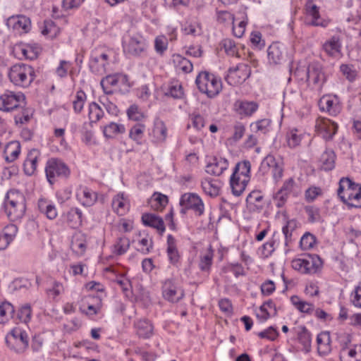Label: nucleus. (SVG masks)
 Listing matches in <instances>:
<instances>
[{"label": "nucleus", "instance_id": "1", "mask_svg": "<svg viewBox=\"0 0 361 361\" xmlns=\"http://www.w3.org/2000/svg\"><path fill=\"white\" fill-rule=\"evenodd\" d=\"M338 197L350 207H361V185L348 178H342L337 191Z\"/></svg>", "mask_w": 361, "mask_h": 361}, {"label": "nucleus", "instance_id": "2", "mask_svg": "<svg viewBox=\"0 0 361 361\" xmlns=\"http://www.w3.org/2000/svg\"><path fill=\"white\" fill-rule=\"evenodd\" d=\"M250 167L249 161H243L235 165L230 179L231 188L234 195L240 196L245 190L250 180Z\"/></svg>", "mask_w": 361, "mask_h": 361}, {"label": "nucleus", "instance_id": "3", "mask_svg": "<svg viewBox=\"0 0 361 361\" xmlns=\"http://www.w3.org/2000/svg\"><path fill=\"white\" fill-rule=\"evenodd\" d=\"M195 83L199 90L212 98L219 94L222 89L221 80L207 71L201 72L196 78Z\"/></svg>", "mask_w": 361, "mask_h": 361}, {"label": "nucleus", "instance_id": "4", "mask_svg": "<svg viewBox=\"0 0 361 361\" xmlns=\"http://www.w3.org/2000/svg\"><path fill=\"white\" fill-rule=\"evenodd\" d=\"M326 80V75L322 65L317 61L310 63L307 68V85L312 89L321 92Z\"/></svg>", "mask_w": 361, "mask_h": 361}, {"label": "nucleus", "instance_id": "5", "mask_svg": "<svg viewBox=\"0 0 361 361\" xmlns=\"http://www.w3.org/2000/svg\"><path fill=\"white\" fill-rule=\"evenodd\" d=\"M45 172L49 183L53 184L57 177H68L70 169L61 159L51 158L47 162Z\"/></svg>", "mask_w": 361, "mask_h": 361}, {"label": "nucleus", "instance_id": "6", "mask_svg": "<svg viewBox=\"0 0 361 361\" xmlns=\"http://www.w3.org/2000/svg\"><path fill=\"white\" fill-rule=\"evenodd\" d=\"M341 361H361V344H351L349 335L340 341Z\"/></svg>", "mask_w": 361, "mask_h": 361}, {"label": "nucleus", "instance_id": "7", "mask_svg": "<svg viewBox=\"0 0 361 361\" xmlns=\"http://www.w3.org/2000/svg\"><path fill=\"white\" fill-rule=\"evenodd\" d=\"M250 74V66L246 63H240L235 68L229 69L226 80L229 84L238 85L245 82Z\"/></svg>", "mask_w": 361, "mask_h": 361}, {"label": "nucleus", "instance_id": "8", "mask_svg": "<svg viewBox=\"0 0 361 361\" xmlns=\"http://www.w3.org/2000/svg\"><path fill=\"white\" fill-rule=\"evenodd\" d=\"M180 205L182 207L181 212L192 209L196 214L200 216L204 212V204L199 196L194 193H185L181 196Z\"/></svg>", "mask_w": 361, "mask_h": 361}, {"label": "nucleus", "instance_id": "9", "mask_svg": "<svg viewBox=\"0 0 361 361\" xmlns=\"http://www.w3.org/2000/svg\"><path fill=\"white\" fill-rule=\"evenodd\" d=\"M316 131L326 140H330L336 133L338 126L336 123L326 118H319L316 121Z\"/></svg>", "mask_w": 361, "mask_h": 361}, {"label": "nucleus", "instance_id": "10", "mask_svg": "<svg viewBox=\"0 0 361 361\" xmlns=\"http://www.w3.org/2000/svg\"><path fill=\"white\" fill-rule=\"evenodd\" d=\"M319 106L321 111L333 116H337L341 111V105L336 96H323L319 101Z\"/></svg>", "mask_w": 361, "mask_h": 361}, {"label": "nucleus", "instance_id": "11", "mask_svg": "<svg viewBox=\"0 0 361 361\" xmlns=\"http://www.w3.org/2000/svg\"><path fill=\"white\" fill-rule=\"evenodd\" d=\"M162 294L166 300L171 302H177L184 296L183 290L170 279L164 281L162 286Z\"/></svg>", "mask_w": 361, "mask_h": 361}, {"label": "nucleus", "instance_id": "12", "mask_svg": "<svg viewBox=\"0 0 361 361\" xmlns=\"http://www.w3.org/2000/svg\"><path fill=\"white\" fill-rule=\"evenodd\" d=\"M20 193L15 190H11L6 194L4 202V210L7 216L12 221H16L17 220L20 221V215H14L13 216V212L11 210V209H15V208H16V205L20 199Z\"/></svg>", "mask_w": 361, "mask_h": 361}, {"label": "nucleus", "instance_id": "13", "mask_svg": "<svg viewBox=\"0 0 361 361\" xmlns=\"http://www.w3.org/2000/svg\"><path fill=\"white\" fill-rule=\"evenodd\" d=\"M6 343L11 350L20 353L23 346V329L13 328L6 336Z\"/></svg>", "mask_w": 361, "mask_h": 361}, {"label": "nucleus", "instance_id": "14", "mask_svg": "<svg viewBox=\"0 0 361 361\" xmlns=\"http://www.w3.org/2000/svg\"><path fill=\"white\" fill-rule=\"evenodd\" d=\"M228 163L226 159L216 157L206 166V172L211 175L220 176L228 168Z\"/></svg>", "mask_w": 361, "mask_h": 361}, {"label": "nucleus", "instance_id": "15", "mask_svg": "<svg viewBox=\"0 0 361 361\" xmlns=\"http://www.w3.org/2000/svg\"><path fill=\"white\" fill-rule=\"evenodd\" d=\"M40 152L37 149H32L27 154V158L24 161V173L31 176L34 174L37 169V163Z\"/></svg>", "mask_w": 361, "mask_h": 361}, {"label": "nucleus", "instance_id": "16", "mask_svg": "<svg viewBox=\"0 0 361 361\" xmlns=\"http://www.w3.org/2000/svg\"><path fill=\"white\" fill-rule=\"evenodd\" d=\"M142 221L144 225L154 228L161 233L165 231L163 219L154 214H143L142 216Z\"/></svg>", "mask_w": 361, "mask_h": 361}, {"label": "nucleus", "instance_id": "17", "mask_svg": "<svg viewBox=\"0 0 361 361\" xmlns=\"http://www.w3.org/2000/svg\"><path fill=\"white\" fill-rule=\"evenodd\" d=\"M283 47L279 42L272 43L268 48V58L270 63L279 64L283 59Z\"/></svg>", "mask_w": 361, "mask_h": 361}, {"label": "nucleus", "instance_id": "18", "mask_svg": "<svg viewBox=\"0 0 361 361\" xmlns=\"http://www.w3.org/2000/svg\"><path fill=\"white\" fill-rule=\"evenodd\" d=\"M19 106V97L10 93L0 96V110L9 111Z\"/></svg>", "mask_w": 361, "mask_h": 361}, {"label": "nucleus", "instance_id": "19", "mask_svg": "<svg viewBox=\"0 0 361 361\" xmlns=\"http://www.w3.org/2000/svg\"><path fill=\"white\" fill-rule=\"evenodd\" d=\"M126 81V77L120 75H109L104 78L101 80V86L106 94H111L113 91L109 89L110 87H114L119 82H124Z\"/></svg>", "mask_w": 361, "mask_h": 361}, {"label": "nucleus", "instance_id": "20", "mask_svg": "<svg viewBox=\"0 0 361 361\" xmlns=\"http://www.w3.org/2000/svg\"><path fill=\"white\" fill-rule=\"evenodd\" d=\"M317 351L320 355H326L331 350V338L329 332H322L317 335Z\"/></svg>", "mask_w": 361, "mask_h": 361}, {"label": "nucleus", "instance_id": "21", "mask_svg": "<svg viewBox=\"0 0 361 361\" xmlns=\"http://www.w3.org/2000/svg\"><path fill=\"white\" fill-rule=\"evenodd\" d=\"M146 48L145 40L142 37H131L126 47V51L134 56H140Z\"/></svg>", "mask_w": 361, "mask_h": 361}, {"label": "nucleus", "instance_id": "22", "mask_svg": "<svg viewBox=\"0 0 361 361\" xmlns=\"http://www.w3.org/2000/svg\"><path fill=\"white\" fill-rule=\"evenodd\" d=\"M137 334L143 338H148L153 334L154 326L152 323L146 319L137 321L135 324Z\"/></svg>", "mask_w": 361, "mask_h": 361}, {"label": "nucleus", "instance_id": "23", "mask_svg": "<svg viewBox=\"0 0 361 361\" xmlns=\"http://www.w3.org/2000/svg\"><path fill=\"white\" fill-rule=\"evenodd\" d=\"M108 59L109 56L106 54H102L99 56H92L90 61V67L92 71L97 74L104 73Z\"/></svg>", "mask_w": 361, "mask_h": 361}, {"label": "nucleus", "instance_id": "24", "mask_svg": "<svg viewBox=\"0 0 361 361\" xmlns=\"http://www.w3.org/2000/svg\"><path fill=\"white\" fill-rule=\"evenodd\" d=\"M306 274H313L319 271L323 264L322 259L317 255H310L305 257Z\"/></svg>", "mask_w": 361, "mask_h": 361}, {"label": "nucleus", "instance_id": "25", "mask_svg": "<svg viewBox=\"0 0 361 361\" xmlns=\"http://www.w3.org/2000/svg\"><path fill=\"white\" fill-rule=\"evenodd\" d=\"M277 310L272 300H268L261 305L259 313H257V317L262 322L267 320L269 317L276 315Z\"/></svg>", "mask_w": 361, "mask_h": 361}, {"label": "nucleus", "instance_id": "26", "mask_svg": "<svg viewBox=\"0 0 361 361\" xmlns=\"http://www.w3.org/2000/svg\"><path fill=\"white\" fill-rule=\"evenodd\" d=\"M71 247L78 255H82L87 247L85 235L81 233H76L72 237Z\"/></svg>", "mask_w": 361, "mask_h": 361}, {"label": "nucleus", "instance_id": "27", "mask_svg": "<svg viewBox=\"0 0 361 361\" xmlns=\"http://www.w3.org/2000/svg\"><path fill=\"white\" fill-rule=\"evenodd\" d=\"M113 209L120 216H123L128 210L129 202L123 193H118L112 200Z\"/></svg>", "mask_w": 361, "mask_h": 361}, {"label": "nucleus", "instance_id": "28", "mask_svg": "<svg viewBox=\"0 0 361 361\" xmlns=\"http://www.w3.org/2000/svg\"><path fill=\"white\" fill-rule=\"evenodd\" d=\"M18 232L16 224L8 225L4 230V233L0 234V250H4L10 242L13 239Z\"/></svg>", "mask_w": 361, "mask_h": 361}, {"label": "nucleus", "instance_id": "29", "mask_svg": "<svg viewBox=\"0 0 361 361\" xmlns=\"http://www.w3.org/2000/svg\"><path fill=\"white\" fill-rule=\"evenodd\" d=\"M341 43L338 36H333L323 44V49L331 56H335L341 52Z\"/></svg>", "mask_w": 361, "mask_h": 361}, {"label": "nucleus", "instance_id": "30", "mask_svg": "<svg viewBox=\"0 0 361 361\" xmlns=\"http://www.w3.org/2000/svg\"><path fill=\"white\" fill-rule=\"evenodd\" d=\"M235 106L240 115L250 116L258 109V104L254 102L237 101Z\"/></svg>", "mask_w": 361, "mask_h": 361}, {"label": "nucleus", "instance_id": "31", "mask_svg": "<svg viewBox=\"0 0 361 361\" xmlns=\"http://www.w3.org/2000/svg\"><path fill=\"white\" fill-rule=\"evenodd\" d=\"M84 300L87 304L88 311H85L82 307H80V310L89 315H94L98 313L102 307V300L99 297H86Z\"/></svg>", "mask_w": 361, "mask_h": 361}, {"label": "nucleus", "instance_id": "32", "mask_svg": "<svg viewBox=\"0 0 361 361\" xmlns=\"http://www.w3.org/2000/svg\"><path fill=\"white\" fill-rule=\"evenodd\" d=\"M173 62L178 71L188 73L192 70V63L179 54L173 55Z\"/></svg>", "mask_w": 361, "mask_h": 361}, {"label": "nucleus", "instance_id": "33", "mask_svg": "<svg viewBox=\"0 0 361 361\" xmlns=\"http://www.w3.org/2000/svg\"><path fill=\"white\" fill-rule=\"evenodd\" d=\"M126 128L123 124L111 122L104 127L103 133L107 138H114L119 134H123Z\"/></svg>", "mask_w": 361, "mask_h": 361}, {"label": "nucleus", "instance_id": "34", "mask_svg": "<svg viewBox=\"0 0 361 361\" xmlns=\"http://www.w3.org/2000/svg\"><path fill=\"white\" fill-rule=\"evenodd\" d=\"M336 154L332 149H326L320 157L322 168L325 171L332 170L335 166Z\"/></svg>", "mask_w": 361, "mask_h": 361}, {"label": "nucleus", "instance_id": "35", "mask_svg": "<svg viewBox=\"0 0 361 361\" xmlns=\"http://www.w3.org/2000/svg\"><path fill=\"white\" fill-rule=\"evenodd\" d=\"M4 153L6 160L8 161H14L20 153V143L18 141L10 142L5 147Z\"/></svg>", "mask_w": 361, "mask_h": 361}, {"label": "nucleus", "instance_id": "36", "mask_svg": "<svg viewBox=\"0 0 361 361\" xmlns=\"http://www.w3.org/2000/svg\"><path fill=\"white\" fill-rule=\"evenodd\" d=\"M305 6L307 15L312 17V20L310 23L314 26L322 25V23L320 22L319 8L312 3V0L308 1Z\"/></svg>", "mask_w": 361, "mask_h": 361}, {"label": "nucleus", "instance_id": "37", "mask_svg": "<svg viewBox=\"0 0 361 361\" xmlns=\"http://www.w3.org/2000/svg\"><path fill=\"white\" fill-rule=\"evenodd\" d=\"M168 203V197L166 195L155 192L149 200L151 207L157 211L162 210Z\"/></svg>", "mask_w": 361, "mask_h": 361}, {"label": "nucleus", "instance_id": "38", "mask_svg": "<svg viewBox=\"0 0 361 361\" xmlns=\"http://www.w3.org/2000/svg\"><path fill=\"white\" fill-rule=\"evenodd\" d=\"M130 245V240L128 238L125 236L119 237L113 245V253L122 255L128 251Z\"/></svg>", "mask_w": 361, "mask_h": 361}, {"label": "nucleus", "instance_id": "39", "mask_svg": "<svg viewBox=\"0 0 361 361\" xmlns=\"http://www.w3.org/2000/svg\"><path fill=\"white\" fill-rule=\"evenodd\" d=\"M78 197L82 204L87 207L92 206L97 200L96 193L88 188H84L80 193L78 194Z\"/></svg>", "mask_w": 361, "mask_h": 361}, {"label": "nucleus", "instance_id": "40", "mask_svg": "<svg viewBox=\"0 0 361 361\" xmlns=\"http://www.w3.org/2000/svg\"><path fill=\"white\" fill-rule=\"evenodd\" d=\"M67 221L72 228H77L82 223V212L77 208H72L67 213Z\"/></svg>", "mask_w": 361, "mask_h": 361}, {"label": "nucleus", "instance_id": "41", "mask_svg": "<svg viewBox=\"0 0 361 361\" xmlns=\"http://www.w3.org/2000/svg\"><path fill=\"white\" fill-rule=\"evenodd\" d=\"M299 342L303 345V350L309 353L311 350V335L307 329L302 326L298 334Z\"/></svg>", "mask_w": 361, "mask_h": 361}, {"label": "nucleus", "instance_id": "42", "mask_svg": "<svg viewBox=\"0 0 361 361\" xmlns=\"http://www.w3.org/2000/svg\"><path fill=\"white\" fill-rule=\"evenodd\" d=\"M8 77L11 81L16 85H20L23 82V69L22 65L20 63L13 66L10 68Z\"/></svg>", "mask_w": 361, "mask_h": 361}, {"label": "nucleus", "instance_id": "43", "mask_svg": "<svg viewBox=\"0 0 361 361\" xmlns=\"http://www.w3.org/2000/svg\"><path fill=\"white\" fill-rule=\"evenodd\" d=\"M202 188L205 193L210 196H217L219 192V186L216 181L205 178L202 181Z\"/></svg>", "mask_w": 361, "mask_h": 361}, {"label": "nucleus", "instance_id": "44", "mask_svg": "<svg viewBox=\"0 0 361 361\" xmlns=\"http://www.w3.org/2000/svg\"><path fill=\"white\" fill-rule=\"evenodd\" d=\"M21 18V15L12 16L8 18L6 21L7 26L19 35H21L23 30Z\"/></svg>", "mask_w": 361, "mask_h": 361}, {"label": "nucleus", "instance_id": "45", "mask_svg": "<svg viewBox=\"0 0 361 361\" xmlns=\"http://www.w3.org/2000/svg\"><path fill=\"white\" fill-rule=\"evenodd\" d=\"M60 32V28L51 20L44 21V26L42 30L43 35H48L50 38L56 37Z\"/></svg>", "mask_w": 361, "mask_h": 361}, {"label": "nucleus", "instance_id": "46", "mask_svg": "<svg viewBox=\"0 0 361 361\" xmlns=\"http://www.w3.org/2000/svg\"><path fill=\"white\" fill-rule=\"evenodd\" d=\"M279 160V159H276L273 155L268 154L262 160L259 167V171L264 175L267 173L269 170H271L276 166Z\"/></svg>", "mask_w": 361, "mask_h": 361}, {"label": "nucleus", "instance_id": "47", "mask_svg": "<svg viewBox=\"0 0 361 361\" xmlns=\"http://www.w3.org/2000/svg\"><path fill=\"white\" fill-rule=\"evenodd\" d=\"M292 303L301 312L310 313L313 311L314 306L312 304L302 301L297 295H293L290 298Z\"/></svg>", "mask_w": 361, "mask_h": 361}, {"label": "nucleus", "instance_id": "48", "mask_svg": "<svg viewBox=\"0 0 361 361\" xmlns=\"http://www.w3.org/2000/svg\"><path fill=\"white\" fill-rule=\"evenodd\" d=\"M183 90L180 84L176 82L169 85L168 90L165 92V95L173 99H180L183 97Z\"/></svg>", "mask_w": 361, "mask_h": 361}, {"label": "nucleus", "instance_id": "49", "mask_svg": "<svg viewBox=\"0 0 361 361\" xmlns=\"http://www.w3.org/2000/svg\"><path fill=\"white\" fill-rule=\"evenodd\" d=\"M104 112L101 107L95 102H92L89 106V118L91 122H97L102 118Z\"/></svg>", "mask_w": 361, "mask_h": 361}, {"label": "nucleus", "instance_id": "50", "mask_svg": "<svg viewBox=\"0 0 361 361\" xmlns=\"http://www.w3.org/2000/svg\"><path fill=\"white\" fill-rule=\"evenodd\" d=\"M286 138L288 146L294 148L300 145L302 140V134H299L297 129H292L287 133Z\"/></svg>", "mask_w": 361, "mask_h": 361}, {"label": "nucleus", "instance_id": "51", "mask_svg": "<svg viewBox=\"0 0 361 361\" xmlns=\"http://www.w3.org/2000/svg\"><path fill=\"white\" fill-rule=\"evenodd\" d=\"M14 312L13 307L9 302H3L0 305V323L5 322L8 317H12Z\"/></svg>", "mask_w": 361, "mask_h": 361}, {"label": "nucleus", "instance_id": "52", "mask_svg": "<svg viewBox=\"0 0 361 361\" xmlns=\"http://www.w3.org/2000/svg\"><path fill=\"white\" fill-rule=\"evenodd\" d=\"M41 51V48L36 44H27L24 47V57L33 60L37 58Z\"/></svg>", "mask_w": 361, "mask_h": 361}, {"label": "nucleus", "instance_id": "53", "mask_svg": "<svg viewBox=\"0 0 361 361\" xmlns=\"http://www.w3.org/2000/svg\"><path fill=\"white\" fill-rule=\"evenodd\" d=\"M127 115L129 119L135 121H140L145 118L144 113L140 111L136 104H133L128 109Z\"/></svg>", "mask_w": 361, "mask_h": 361}, {"label": "nucleus", "instance_id": "54", "mask_svg": "<svg viewBox=\"0 0 361 361\" xmlns=\"http://www.w3.org/2000/svg\"><path fill=\"white\" fill-rule=\"evenodd\" d=\"M213 258V250L210 246L207 252L201 257L200 268L202 271H208L212 265Z\"/></svg>", "mask_w": 361, "mask_h": 361}, {"label": "nucleus", "instance_id": "55", "mask_svg": "<svg viewBox=\"0 0 361 361\" xmlns=\"http://www.w3.org/2000/svg\"><path fill=\"white\" fill-rule=\"evenodd\" d=\"M316 243L315 237L310 233H305L300 239V245L302 250H309Z\"/></svg>", "mask_w": 361, "mask_h": 361}, {"label": "nucleus", "instance_id": "56", "mask_svg": "<svg viewBox=\"0 0 361 361\" xmlns=\"http://www.w3.org/2000/svg\"><path fill=\"white\" fill-rule=\"evenodd\" d=\"M86 100V94L82 91H78L75 95V99L73 102V109L76 113H79L83 108L84 104Z\"/></svg>", "mask_w": 361, "mask_h": 361}, {"label": "nucleus", "instance_id": "57", "mask_svg": "<svg viewBox=\"0 0 361 361\" xmlns=\"http://www.w3.org/2000/svg\"><path fill=\"white\" fill-rule=\"evenodd\" d=\"M154 137L159 141H164L167 135V128L163 122H159L153 130Z\"/></svg>", "mask_w": 361, "mask_h": 361}, {"label": "nucleus", "instance_id": "58", "mask_svg": "<svg viewBox=\"0 0 361 361\" xmlns=\"http://www.w3.org/2000/svg\"><path fill=\"white\" fill-rule=\"evenodd\" d=\"M221 44L228 55L234 56L238 54V49L232 39H225L222 41Z\"/></svg>", "mask_w": 361, "mask_h": 361}, {"label": "nucleus", "instance_id": "59", "mask_svg": "<svg viewBox=\"0 0 361 361\" xmlns=\"http://www.w3.org/2000/svg\"><path fill=\"white\" fill-rule=\"evenodd\" d=\"M145 129V126L143 124H136L133 126L130 130L129 136L134 140H139L143 136V133Z\"/></svg>", "mask_w": 361, "mask_h": 361}, {"label": "nucleus", "instance_id": "60", "mask_svg": "<svg viewBox=\"0 0 361 361\" xmlns=\"http://www.w3.org/2000/svg\"><path fill=\"white\" fill-rule=\"evenodd\" d=\"M279 336V332L277 330L270 326L268 329H265L263 331L258 333V336L261 338H266L269 341H274Z\"/></svg>", "mask_w": 361, "mask_h": 361}, {"label": "nucleus", "instance_id": "61", "mask_svg": "<svg viewBox=\"0 0 361 361\" xmlns=\"http://www.w3.org/2000/svg\"><path fill=\"white\" fill-rule=\"evenodd\" d=\"M115 282L121 287L123 292L128 295L131 288L130 281L123 276H120L115 279Z\"/></svg>", "mask_w": 361, "mask_h": 361}, {"label": "nucleus", "instance_id": "62", "mask_svg": "<svg viewBox=\"0 0 361 361\" xmlns=\"http://www.w3.org/2000/svg\"><path fill=\"white\" fill-rule=\"evenodd\" d=\"M271 121L269 119H262L251 125V127H255L257 132L266 133L269 130Z\"/></svg>", "mask_w": 361, "mask_h": 361}, {"label": "nucleus", "instance_id": "63", "mask_svg": "<svg viewBox=\"0 0 361 361\" xmlns=\"http://www.w3.org/2000/svg\"><path fill=\"white\" fill-rule=\"evenodd\" d=\"M263 200V196L261 195L259 191H252L247 197L246 202L249 204H255L256 207L259 205Z\"/></svg>", "mask_w": 361, "mask_h": 361}, {"label": "nucleus", "instance_id": "64", "mask_svg": "<svg viewBox=\"0 0 361 361\" xmlns=\"http://www.w3.org/2000/svg\"><path fill=\"white\" fill-rule=\"evenodd\" d=\"M351 302L358 308H361V283L357 286L351 294Z\"/></svg>", "mask_w": 361, "mask_h": 361}]
</instances>
